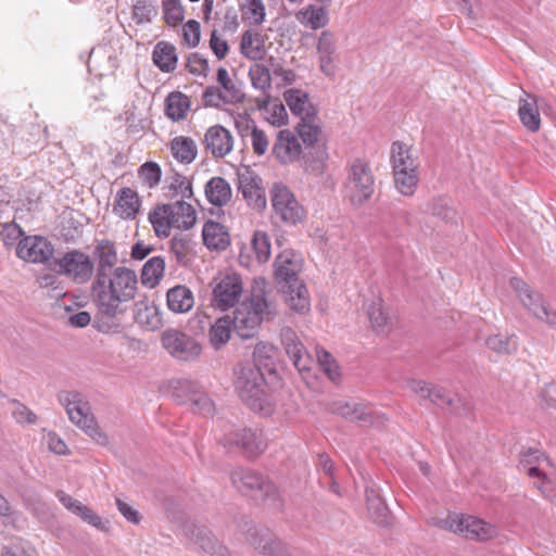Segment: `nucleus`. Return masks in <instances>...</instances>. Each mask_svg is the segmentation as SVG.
<instances>
[{
  "instance_id": "obj_1",
  "label": "nucleus",
  "mask_w": 556,
  "mask_h": 556,
  "mask_svg": "<svg viewBox=\"0 0 556 556\" xmlns=\"http://www.w3.org/2000/svg\"><path fill=\"white\" fill-rule=\"evenodd\" d=\"M138 289L136 273L125 266L105 275H97L91 283L92 301L99 313L116 318L126 312V304L135 299Z\"/></svg>"
},
{
  "instance_id": "obj_2",
  "label": "nucleus",
  "mask_w": 556,
  "mask_h": 556,
  "mask_svg": "<svg viewBox=\"0 0 556 556\" xmlns=\"http://www.w3.org/2000/svg\"><path fill=\"white\" fill-rule=\"evenodd\" d=\"M235 387L252 410L268 414L271 412L264 371L250 361L239 363L235 369Z\"/></svg>"
},
{
  "instance_id": "obj_3",
  "label": "nucleus",
  "mask_w": 556,
  "mask_h": 556,
  "mask_svg": "<svg viewBox=\"0 0 556 556\" xmlns=\"http://www.w3.org/2000/svg\"><path fill=\"white\" fill-rule=\"evenodd\" d=\"M275 306L266 299L265 293H253L249 301L236 307L232 318V328L242 339L254 337L264 318H269Z\"/></svg>"
},
{
  "instance_id": "obj_4",
  "label": "nucleus",
  "mask_w": 556,
  "mask_h": 556,
  "mask_svg": "<svg viewBox=\"0 0 556 556\" xmlns=\"http://www.w3.org/2000/svg\"><path fill=\"white\" fill-rule=\"evenodd\" d=\"M391 164L395 188L403 195H413L418 177V163L413 154L412 147L402 141H394L391 146Z\"/></svg>"
},
{
  "instance_id": "obj_5",
  "label": "nucleus",
  "mask_w": 556,
  "mask_h": 556,
  "mask_svg": "<svg viewBox=\"0 0 556 556\" xmlns=\"http://www.w3.org/2000/svg\"><path fill=\"white\" fill-rule=\"evenodd\" d=\"M61 404L65 407L70 420L79 427L86 434L100 445L109 443L108 435L99 428L90 404L79 392H62L59 395Z\"/></svg>"
},
{
  "instance_id": "obj_6",
  "label": "nucleus",
  "mask_w": 556,
  "mask_h": 556,
  "mask_svg": "<svg viewBox=\"0 0 556 556\" xmlns=\"http://www.w3.org/2000/svg\"><path fill=\"white\" fill-rule=\"evenodd\" d=\"M230 478L233 486L238 489V491L250 494L257 501L266 502L275 508L281 506L276 485L257 471L239 467L231 472Z\"/></svg>"
},
{
  "instance_id": "obj_7",
  "label": "nucleus",
  "mask_w": 556,
  "mask_h": 556,
  "mask_svg": "<svg viewBox=\"0 0 556 556\" xmlns=\"http://www.w3.org/2000/svg\"><path fill=\"white\" fill-rule=\"evenodd\" d=\"M307 119L296 124L295 132L303 143L306 169L319 170L320 165L327 160L328 153L321 127L317 123V115Z\"/></svg>"
},
{
  "instance_id": "obj_8",
  "label": "nucleus",
  "mask_w": 556,
  "mask_h": 556,
  "mask_svg": "<svg viewBox=\"0 0 556 556\" xmlns=\"http://www.w3.org/2000/svg\"><path fill=\"white\" fill-rule=\"evenodd\" d=\"M50 269L65 276L75 283L84 285L90 280L94 273V262L83 251L71 250L52 261Z\"/></svg>"
},
{
  "instance_id": "obj_9",
  "label": "nucleus",
  "mask_w": 556,
  "mask_h": 556,
  "mask_svg": "<svg viewBox=\"0 0 556 556\" xmlns=\"http://www.w3.org/2000/svg\"><path fill=\"white\" fill-rule=\"evenodd\" d=\"M161 344L174 359L184 363L199 361L203 352V346L197 338L176 328L162 332Z\"/></svg>"
},
{
  "instance_id": "obj_10",
  "label": "nucleus",
  "mask_w": 556,
  "mask_h": 556,
  "mask_svg": "<svg viewBox=\"0 0 556 556\" xmlns=\"http://www.w3.org/2000/svg\"><path fill=\"white\" fill-rule=\"evenodd\" d=\"M345 189L354 206H362L371 198L375 192V177L365 161H353L349 168Z\"/></svg>"
},
{
  "instance_id": "obj_11",
  "label": "nucleus",
  "mask_w": 556,
  "mask_h": 556,
  "mask_svg": "<svg viewBox=\"0 0 556 556\" xmlns=\"http://www.w3.org/2000/svg\"><path fill=\"white\" fill-rule=\"evenodd\" d=\"M510 287L517 293L522 305L536 318L556 326V312L551 311L539 292L533 291L521 278L513 277Z\"/></svg>"
},
{
  "instance_id": "obj_12",
  "label": "nucleus",
  "mask_w": 556,
  "mask_h": 556,
  "mask_svg": "<svg viewBox=\"0 0 556 556\" xmlns=\"http://www.w3.org/2000/svg\"><path fill=\"white\" fill-rule=\"evenodd\" d=\"M271 202L276 218L283 224L295 226L303 222L305 211L287 187L275 186Z\"/></svg>"
},
{
  "instance_id": "obj_13",
  "label": "nucleus",
  "mask_w": 556,
  "mask_h": 556,
  "mask_svg": "<svg viewBox=\"0 0 556 556\" xmlns=\"http://www.w3.org/2000/svg\"><path fill=\"white\" fill-rule=\"evenodd\" d=\"M220 442L229 450L239 448L249 458L258 456L267 446L263 431L251 428L231 431L225 434Z\"/></svg>"
},
{
  "instance_id": "obj_14",
  "label": "nucleus",
  "mask_w": 556,
  "mask_h": 556,
  "mask_svg": "<svg viewBox=\"0 0 556 556\" xmlns=\"http://www.w3.org/2000/svg\"><path fill=\"white\" fill-rule=\"evenodd\" d=\"M174 395L180 403L189 405L194 413L205 416L214 412L213 401L195 381L178 380L174 387Z\"/></svg>"
},
{
  "instance_id": "obj_15",
  "label": "nucleus",
  "mask_w": 556,
  "mask_h": 556,
  "mask_svg": "<svg viewBox=\"0 0 556 556\" xmlns=\"http://www.w3.org/2000/svg\"><path fill=\"white\" fill-rule=\"evenodd\" d=\"M53 244L45 237L29 236L20 240L16 254L20 258L30 263H41L50 268L53 257Z\"/></svg>"
},
{
  "instance_id": "obj_16",
  "label": "nucleus",
  "mask_w": 556,
  "mask_h": 556,
  "mask_svg": "<svg viewBox=\"0 0 556 556\" xmlns=\"http://www.w3.org/2000/svg\"><path fill=\"white\" fill-rule=\"evenodd\" d=\"M184 535L210 556H229L226 546L220 544L204 526L187 521L182 526Z\"/></svg>"
},
{
  "instance_id": "obj_17",
  "label": "nucleus",
  "mask_w": 556,
  "mask_h": 556,
  "mask_svg": "<svg viewBox=\"0 0 556 556\" xmlns=\"http://www.w3.org/2000/svg\"><path fill=\"white\" fill-rule=\"evenodd\" d=\"M242 294V281L238 275H226L213 289L212 304L222 311H227L238 304Z\"/></svg>"
},
{
  "instance_id": "obj_18",
  "label": "nucleus",
  "mask_w": 556,
  "mask_h": 556,
  "mask_svg": "<svg viewBox=\"0 0 556 556\" xmlns=\"http://www.w3.org/2000/svg\"><path fill=\"white\" fill-rule=\"evenodd\" d=\"M407 388L418 394L424 400H429L433 405L440 408H458L460 399L452 395L442 387L429 386L424 380L412 379L407 382Z\"/></svg>"
},
{
  "instance_id": "obj_19",
  "label": "nucleus",
  "mask_w": 556,
  "mask_h": 556,
  "mask_svg": "<svg viewBox=\"0 0 556 556\" xmlns=\"http://www.w3.org/2000/svg\"><path fill=\"white\" fill-rule=\"evenodd\" d=\"M280 339L294 367L300 372L309 371L314 365V361L298 338L295 331L291 327H283L280 330Z\"/></svg>"
},
{
  "instance_id": "obj_20",
  "label": "nucleus",
  "mask_w": 556,
  "mask_h": 556,
  "mask_svg": "<svg viewBox=\"0 0 556 556\" xmlns=\"http://www.w3.org/2000/svg\"><path fill=\"white\" fill-rule=\"evenodd\" d=\"M238 189L250 206L256 210L264 208L266 199L264 190L260 186V177L249 167L238 170Z\"/></svg>"
},
{
  "instance_id": "obj_21",
  "label": "nucleus",
  "mask_w": 556,
  "mask_h": 556,
  "mask_svg": "<svg viewBox=\"0 0 556 556\" xmlns=\"http://www.w3.org/2000/svg\"><path fill=\"white\" fill-rule=\"evenodd\" d=\"M273 154L281 164H288L296 161L301 155L304 156V150L293 131L282 129L278 132L273 146Z\"/></svg>"
},
{
  "instance_id": "obj_22",
  "label": "nucleus",
  "mask_w": 556,
  "mask_h": 556,
  "mask_svg": "<svg viewBox=\"0 0 556 556\" xmlns=\"http://www.w3.org/2000/svg\"><path fill=\"white\" fill-rule=\"evenodd\" d=\"M302 257L292 250H285L275 260V278L278 283L299 278L302 270Z\"/></svg>"
},
{
  "instance_id": "obj_23",
  "label": "nucleus",
  "mask_w": 556,
  "mask_h": 556,
  "mask_svg": "<svg viewBox=\"0 0 556 556\" xmlns=\"http://www.w3.org/2000/svg\"><path fill=\"white\" fill-rule=\"evenodd\" d=\"M205 149L216 159L226 156L233 147V139L229 130L220 125L210 127L204 135Z\"/></svg>"
},
{
  "instance_id": "obj_24",
  "label": "nucleus",
  "mask_w": 556,
  "mask_h": 556,
  "mask_svg": "<svg viewBox=\"0 0 556 556\" xmlns=\"http://www.w3.org/2000/svg\"><path fill=\"white\" fill-rule=\"evenodd\" d=\"M458 533L469 540L486 541L496 535V528L473 516H460Z\"/></svg>"
},
{
  "instance_id": "obj_25",
  "label": "nucleus",
  "mask_w": 556,
  "mask_h": 556,
  "mask_svg": "<svg viewBox=\"0 0 556 556\" xmlns=\"http://www.w3.org/2000/svg\"><path fill=\"white\" fill-rule=\"evenodd\" d=\"M251 544L263 556H291L283 543L268 530H254Z\"/></svg>"
},
{
  "instance_id": "obj_26",
  "label": "nucleus",
  "mask_w": 556,
  "mask_h": 556,
  "mask_svg": "<svg viewBox=\"0 0 556 556\" xmlns=\"http://www.w3.org/2000/svg\"><path fill=\"white\" fill-rule=\"evenodd\" d=\"M280 285L286 302L299 313H304L309 307V300L305 285L299 279H291Z\"/></svg>"
},
{
  "instance_id": "obj_27",
  "label": "nucleus",
  "mask_w": 556,
  "mask_h": 556,
  "mask_svg": "<svg viewBox=\"0 0 556 556\" xmlns=\"http://www.w3.org/2000/svg\"><path fill=\"white\" fill-rule=\"evenodd\" d=\"M93 254L96 257L94 276L112 273L114 268L117 267L118 256L113 242L109 240L98 242Z\"/></svg>"
},
{
  "instance_id": "obj_28",
  "label": "nucleus",
  "mask_w": 556,
  "mask_h": 556,
  "mask_svg": "<svg viewBox=\"0 0 556 556\" xmlns=\"http://www.w3.org/2000/svg\"><path fill=\"white\" fill-rule=\"evenodd\" d=\"M135 321L147 330H157L163 326V318L160 308L146 301H138L134 309Z\"/></svg>"
},
{
  "instance_id": "obj_29",
  "label": "nucleus",
  "mask_w": 556,
  "mask_h": 556,
  "mask_svg": "<svg viewBox=\"0 0 556 556\" xmlns=\"http://www.w3.org/2000/svg\"><path fill=\"white\" fill-rule=\"evenodd\" d=\"M140 205L137 192L130 188H123L116 194L113 212L123 219H134Z\"/></svg>"
},
{
  "instance_id": "obj_30",
  "label": "nucleus",
  "mask_w": 556,
  "mask_h": 556,
  "mask_svg": "<svg viewBox=\"0 0 556 556\" xmlns=\"http://www.w3.org/2000/svg\"><path fill=\"white\" fill-rule=\"evenodd\" d=\"M283 96L290 111L298 115L300 121H308L307 118L317 115V110L309 102L308 96L305 92L299 89H290Z\"/></svg>"
},
{
  "instance_id": "obj_31",
  "label": "nucleus",
  "mask_w": 556,
  "mask_h": 556,
  "mask_svg": "<svg viewBox=\"0 0 556 556\" xmlns=\"http://www.w3.org/2000/svg\"><path fill=\"white\" fill-rule=\"evenodd\" d=\"M166 304L175 314L187 313L194 305L193 292L187 286L177 285L167 291Z\"/></svg>"
},
{
  "instance_id": "obj_32",
  "label": "nucleus",
  "mask_w": 556,
  "mask_h": 556,
  "mask_svg": "<svg viewBox=\"0 0 556 556\" xmlns=\"http://www.w3.org/2000/svg\"><path fill=\"white\" fill-rule=\"evenodd\" d=\"M330 410L350 420H356L364 425L374 424L372 412L363 404H352L349 402L338 401L331 404Z\"/></svg>"
},
{
  "instance_id": "obj_33",
  "label": "nucleus",
  "mask_w": 556,
  "mask_h": 556,
  "mask_svg": "<svg viewBox=\"0 0 556 556\" xmlns=\"http://www.w3.org/2000/svg\"><path fill=\"white\" fill-rule=\"evenodd\" d=\"M527 98H520L518 102V116L521 124L531 132H536L541 128V116L536 99L529 93Z\"/></svg>"
},
{
  "instance_id": "obj_34",
  "label": "nucleus",
  "mask_w": 556,
  "mask_h": 556,
  "mask_svg": "<svg viewBox=\"0 0 556 556\" xmlns=\"http://www.w3.org/2000/svg\"><path fill=\"white\" fill-rule=\"evenodd\" d=\"M366 503L369 518L378 526H388L390 509L374 486L366 488Z\"/></svg>"
},
{
  "instance_id": "obj_35",
  "label": "nucleus",
  "mask_w": 556,
  "mask_h": 556,
  "mask_svg": "<svg viewBox=\"0 0 556 556\" xmlns=\"http://www.w3.org/2000/svg\"><path fill=\"white\" fill-rule=\"evenodd\" d=\"M204 244L211 250H225L229 243V233L225 226L217 222L208 220L202 229Z\"/></svg>"
},
{
  "instance_id": "obj_36",
  "label": "nucleus",
  "mask_w": 556,
  "mask_h": 556,
  "mask_svg": "<svg viewBox=\"0 0 556 556\" xmlns=\"http://www.w3.org/2000/svg\"><path fill=\"white\" fill-rule=\"evenodd\" d=\"M205 197L215 206H224L231 199V187L223 177H213L205 185Z\"/></svg>"
},
{
  "instance_id": "obj_37",
  "label": "nucleus",
  "mask_w": 556,
  "mask_h": 556,
  "mask_svg": "<svg viewBox=\"0 0 556 556\" xmlns=\"http://www.w3.org/2000/svg\"><path fill=\"white\" fill-rule=\"evenodd\" d=\"M149 220L159 238L168 237L170 229L175 228L172 206L168 204L157 205L149 213Z\"/></svg>"
},
{
  "instance_id": "obj_38",
  "label": "nucleus",
  "mask_w": 556,
  "mask_h": 556,
  "mask_svg": "<svg viewBox=\"0 0 556 556\" xmlns=\"http://www.w3.org/2000/svg\"><path fill=\"white\" fill-rule=\"evenodd\" d=\"M296 21L313 30L326 26L329 22L328 12L325 7L308 4L295 14Z\"/></svg>"
},
{
  "instance_id": "obj_39",
  "label": "nucleus",
  "mask_w": 556,
  "mask_h": 556,
  "mask_svg": "<svg viewBox=\"0 0 556 556\" xmlns=\"http://www.w3.org/2000/svg\"><path fill=\"white\" fill-rule=\"evenodd\" d=\"M152 60L162 72L172 73L178 60L176 48L167 41H160L153 49Z\"/></svg>"
},
{
  "instance_id": "obj_40",
  "label": "nucleus",
  "mask_w": 556,
  "mask_h": 556,
  "mask_svg": "<svg viewBox=\"0 0 556 556\" xmlns=\"http://www.w3.org/2000/svg\"><path fill=\"white\" fill-rule=\"evenodd\" d=\"M190 104V99L185 93L173 91L166 97L165 114L174 122L185 119Z\"/></svg>"
},
{
  "instance_id": "obj_41",
  "label": "nucleus",
  "mask_w": 556,
  "mask_h": 556,
  "mask_svg": "<svg viewBox=\"0 0 556 556\" xmlns=\"http://www.w3.org/2000/svg\"><path fill=\"white\" fill-rule=\"evenodd\" d=\"M168 205L172 206L175 228L189 229L194 225L197 215L191 204L185 202L182 199Z\"/></svg>"
},
{
  "instance_id": "obj_42",
  "label": "nucleus",
  "mask_w": 556,
  "mask_h": 556,
  "mask_svg": "<svg viewBox=\"0 0 556 556\" xmlns=\"http://www.w3.org/2000/svg\"><path fill=\"white\" fill-rule=\"evenodd\" d=\"M165 270V261L161 256L151 257L141 269V283L154 288L162 279Z\"/></svg>"
},
{
  "instance_id": "obj_43",
  "label": "nucleus",
  "mask_w": 556,
  "mask_h": 556,
  "mask_svg": "<svg viewBox=\"0 0 556 556\" xmlns=\"http://www.w3.org/2000/svg\"><path fill=\"white\" fill-rule=\"evenodd\" d=\"M170 150L176 160L181 163L189 164L197 156V144L189 137H176L170 142Z\"/></svg>"
},
{
  "instance_id": "obj_44",
  "label": "nucleus",
  "mask_w": 556,
  "mask_h": 556,
  "mask_svg": "<svg viewBox=\"0 0 556 556\" xmlns=\"http://www.w3.org/2000/svg\"><path fill=\"white\" fill-rule=\"evenodd\" d=\"M368 317L371 324V327L375 331L379 333H388L391 326L392 319L388 312L384 311L382 301L378 300L377 302H372L368 306Z\"/></svg>"
},
{
  "instance_id": "obj_45",
  "label": "nucleus",
  "mask_w": 556,
  "mask_h": 556,
  "mask_svg": "<svg viewBox=\"0 0 556 556\" xmlns=\"http://www.w3.org/2000/svg\"><path fill=\"white\" fill-rule=\"evenodd\" d=\"M276 356V348L273 344L261 342L255 345L253 351V362L261 370L268 372L274 371V358Z\"/></svg>"
},
{
  "instance_id": "obj_46",
  "label": "nucleus",
  "mask_w": 556,
  "mask_h": 556,
  "mask_svg": "<svg viewBox=\"0 0 556 556\" xmlns=\"http://www.w3.org/2000/svg\"><path fill=\"white\" fill-rule=\"evenodd\" d=\"M232 323L229 316L218 318L210 329V341L215 349L228 342L230 339Z\"/></svg>"
},
{
  "instance_id": "obj_47",
  "label": "nucleus",
  "mask_w": 556,
  "mask_h": 556,
  "mask_svg": "<svg viewBox=\"0 0 556 556\" xmlns=\"http://www.w3.org/2000/svg\"><path fill=\"white\" fill-rule=\"evenodd\" d=\"M262 46H263V40L258 33H253L252 30H245L242 34L241 42H240V50L244 56H247L251 60H255V59L260 58L263 53Z\"/></svg>"
},
{
  "instance_id": "obj_48",
  "label": "nucleus",
  "mask_w": 556,
  "mask_h": 556,
  "mask_svg": "<svg viewBox=\"0 0 556 556\" xmlns=\"http://www.w3.org/2000/svg\"><path fill=\"white\" fill-rule=\"evenodd\" d=\"M486 346L501 355H508L516 352L518 342L515 336L494 334L485 340Z\"/></svg>"
},
{
  "instance_id": "obj_49",
  "label": "nucleus",
  "mask_w": 556,
  "mask_h": 556,
  "mask_svg": "<svg viewBox=\"0 0 556 556\" xmlns=\"http://www.w3.org/2000/svg\"><path fill=\"white\" fill-rule=\"evenodd\" d=\"M168 197L180 195L181 199H190L193 195L191 182L181 174L175 173L166 180Z\"/></svg>"
},
{
  "instance_id": "obj_50",
  "label": "nucleus",
  "mask_w": 556,
  "mask_h": 556,
  "mask_svg": "<svg viewBox=\"0 0 556 556\" xmlns=\"http://www.w3.org/2000/svg\"><path fill=\"white\" fill-rule=\"evenodd\" d=\"M252 249L258 263H266L270 257V239L262 230H256L251 240Z\"/></svg>"
},
{
  "instance_id": "obj_51",
  "label": "nucleus",
  "mask_w": 556,
  "mask_h": 556,
  "mask_svg": "<svg viewBox=\"0 0 556 556\" xmlns=\"http://www.w3.org/2000/svg\"><path fill=\"white\" fill-rule=\"evenodd\" d=\"M163 17L168 26L175 27L182 23L185 9L180 0L163 1Z\"/></svg>"
},
{
  "instance_id": "obj_52",
  "label": "nucleus",
  "mask_w": 556,
  "mask_h": 556,
  "mask_svg": "<svg viewBox=\"0 0 556 556\" xmlns=\"http://www.w3.org/2000/svg\"><path fill=\"white\" fill-rule=\"evenodd\" d=\"M216 79L222 88L225 90V94L229 97V102H242L244 99V93L241 91L239 87H237L232 80L230 79L228 72L225 67H219L217 70Z\"/></svg>"
},
{
  "instance_id": "obj_53",
  "label": "nucleus",
  "mask_w": 556,
  "mask_h": 556,
  "mask_svg": "<svg viewBox=\"0 0 556 556\" xmlns=\"http://www.w3.org/2000/svg\"><path fill=\"white\" fill-rule=\"evenodd\" d=\"M191 245L192 241L188 235L175 236L170 240V252L175 255L179 264H188V254L191 251Z\"/></svg>"
},
{
  "instance_id": "obj_54",
  "label": "nucleus",
  "mask_w": 556,
  "mask_h": 556,
  "mask_svg": "<svg viewBox=\"0 0 556 556\" xmlns=\"http://www.w3.org/2000/svg\"><path fill=\"white\" fill-rule=\"evenodd\" d=\"M241 11L243 18L253 25H261L265 20V5L262 0H247Z\"/></svg>"
},
{
  "instance_id": "obj_55",
  "label": "nucleus",
  "mask_w": 556,
  "mask_h": 556,
  "mask_svg": "<svg viewBox=\"0 0 556 556\" xmlns=\"http://www.w3.org/2000/svg\"><path fill=\"white\" fill-rule=\"evenodd\" d=\"M157 15V8L150 0H139L132 8V18L137 24L150 23Z\"/></svg>"
},
{
  "instance_id": "obj_56",
  "label": "nucleus",
  "mask_w": 556,
  "mask_h": 556,
  "mask_svg": "<svg viewBox=\"0 0 556 556\" xmlns=\"http://www.w3.org/2000/svg\"><path fill=\"white\" fill-rule=\"evenodd\" d=\"M317 362L324 372L332 382H337L340 378L339 367L332 355L326 350H317Z\"/></svg>"
},
{
  "instance_id": "obj_57",
  "label": "nucleus",
  "mask_w": 556,
  "mask_h": 556,
  "mask_svg": "<svg viewBox=\"0 0 556 556\" xmlns=\"http://www.w3.org/2000/svg\"><path fill=\"white\" fill-rule=\"evenodd\" d=\"M204 106L219 108L220 104H233L235 102H229V97L222 92L218 87L210 86L207 87L202 96Z\"/></svg>"
},
{
  "instance_id": "obj_58",
  "label": "nucleus",
  "mask_w": 556,
  "mask_h": 556,
  "mask_svg": "<svg viewBox=\"0 0 556 556\" xmlns=\"http://www.w3.org/2000/svg\"><path fill=\"white\" fill-rule=\"evenodd\" d=\"M139 174L150 188L155 187L160 180L162 170L159 164L154 162H146L139 168Z\"/></svg>"
},
{
  "instance_id": "obj_59",
  "label": "nucleus",
  "mask_w": 556,
  "mask_h": 556,
  "mask_svg": "<svg viewBox=\"0 0 556 556\" xmlns=\"http://www.w3.org/2000/svg\"><path fill=\"white\" fill-rule=\"evenodd\" d=\"M184 41L191 48H195L201 39V25L195 20H189L182 27Z\"/></svg>"
},
{
  "instance_id": "obj_60",
  "label": "nucleus",
  "mask_w": 556,
  "mask_h": 556,
  "mask_svg": "<svg viewBox=\"0 0 556 556\" xmlns=\"http://www.w3.org/2000/svg\"><path fill=\"white\" fill-rule=\"evenodd\" d=\"M187 68L193 75L207 76L210 66L207 60L198 52L191 53L188 56Z\"/></svg>"
},
{
  "instance_id": "obj_61",
  "label": "nucleus",
  "mask_w": 556,
  "mask_h": 556,
  "mask_svg": "<svg viewBox=\"0 0 556 556\" xmlns=\"http://www.w3.org/2000/svg\"><path fill=\"white\" fill-rule=\"evenodd\" d=\"M253 87L266 90L270 88V71L262 65L250 72Z\"/></svg>"
},
{
  "instance_id": "obj_62",
  "label": "nucleus",
  "mask_w": 556,
  "mask_h": 556,
  "mask_svg": "<svg viewBox=\"0 0 556 556\" xmlns=\"http://www.w3.org/2000/svg\"><path fill=\"white\" fill-rule=\"evenodd\" d=\"M23 235V230L15 223L0 224V237L5 245H13Z\"/></svg>"
},
{
  "instance_id": "obj_63",
  "label": "nucleus",
  "mask_w": 556,
  "mask_h": 556,
  "mask_svg": "<svg viewBox=\"0 0 556 556\" xmlns=\"http://www.w3.org/2000/svg\"><path fill=\"white\" fill-rule=\"evenodd\" d=\"M210 48L218 60H224L229 52L228 42L220 38L218 31L214 29L210 37Z\"/></svg>"
},
{
  "instance_id": "obj_64",
  "label": "nucleus",
  "mask_w": 556,
  "mask_h": 556,
  "mask_svg": "<svg viewBox=\"0 0 556 556\" xmlns=\"http://www.w3.org/2000/svg\"><path fill=\"white\" fill-rule=\"evenodd\" d=\"M317 51L319 55H333L336 53L334 35L329 30L320 33Z\"/></svg>"
}]
</instances>
